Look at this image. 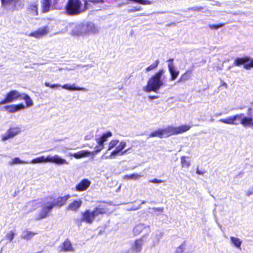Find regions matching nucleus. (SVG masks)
Segmentation results:
<instances>
[{
	"mask_svg": "<svg viewBox=\"0 0 253 253\" xmlns=\"http://www.w3.org/2000/svg\"><path fill=\"white\" fill-rule=\"evenodd\" d=\"M112 136V133L111 131H108L103 133L101 136L97 138L96 141H99L100 143L104 144V143L107 140V139Z\"/></svg>",
	"mask_w": 253,
	"mask_h": 253,
	"instance_id": "obj_24",
	"label": "nucleus"
},
{
	"mask_svg": "<svg viewBox=\"0 0 253 253\" xmlns=\"http://www.w3.org/2000/svg\"><path fill=\"white\" fill-rule=\"evenodd\" d=\"M186 158H188V157L186 156H182L180 158L181 159V164L182 168H188L190 165V161L188 160H186Z\"/></svg>",
	"mask_w": 253,
	"mask_h": 253,
	"instance_id": "obj_38",
	"label": "nucleus"
},
{
	"mask_svg": "<svg viewBox=\"0 0 253 253\" xmlns=\"http://www.w3.org/2000/svg\"><path fill=\"white\" fill-rule=\"evenodd\" d=\"M62 87L64 89L70 90H83L85 91L86 89L84 87H76L74 84L70 85L69 84H65L62 86Z\"/></svg>",
	"mask_w": 253,
	"mask_h": 253,
	"instance_id": "obj_26",
	"label": "nucleus"
},
{
	"mask_svg": "<svg viewBox=\"0 0 253 253\" xmlns=\"http://www.w3.org/2000/svg\"><path fill=\"white\" fill-rule=\"evenodd\" d=\"M173 59L170 58L168 61L169 62L168 69L171 76L170 80L171 81L175 80L178 77L179 73V72L178 70H176L175 66L173 63Z\"/></svg>",
	"mask_w": 253,
	"mask_h": 253,
	"instance_id": "obj_13",
	"label": "nucleus"
},
{
	"mask_svg": "<svg viewBox=\"0 0 253 253\" xmlns=\"http://www.w3.org/2000/svg\"><path fill=\"white\" fill-rule=\"evenodd\" d=\"M150 137H157L159 138L164 137V128L159 129L152 132L149 135Z\"/></svg>",
	"mask_w": 253,
	"mask_h": 253,
	"instance_id": "obj_27",
	"label": "nucleus"
},
{
	"mask_svg": "<svg viewBox=\"0 0 253 253\" xmlns=\"http://www.w3.org/2000/svg\"><path fill=\"white\" fill-rule=\"evenodd\" d=\"M165 71L160 70L152 76L148 81L146 85L143 87V90L146 92H157L165 84L164 76Z\"/></svg>",
	"mask_w": 253,
	"mask_h": 253,
	"instance_id": "obj_1",
	"label": "nucleus"
},
{
	"mask_svg": "<svg viewBox=\"0 0 253 253\" xmlns=\"http://www.w3.org/2000/svg\"><path fill=\"white\" fill-rule=\"evenodd\" d=\"M29 163L26 161L21 160L19 158L16 157L13 159L11 161L9 162L10 165H16V164H28Z\"/></svg>",
	"mask_w": 253,
	"mask_h": 253,
	"instance_id": "obj_37",
	"label": "nucleus"
},
{
	"mask_svg": "<svg viewBox=\"0 0 253 253\" xmlns=\"http://www.w3.org/2000/svg\"><path fill=\"white\" fill-rule=\"evenodd\" d=\"M66 0H53V4L56 9H61L64 6Z\"/></svg>",
	"mask_w": 253,
	"mask_h": 253,
	"instance_id": "obj_36",
	"label": "nucleus"
},
{
	"mask_svg": "<svg viewBox=\"0 0 253 253\" xmlns=\"http://www.w3.org/2000/svg\"><path fill=\"white\" fill-rule=\"evenodd\" d=\"M253 194V193H252V191L250 189L246 192V195L248 196H249Z\"/></svg>",
	"mask_w": 253,
	"mask_h": 253,
	"instance_id": "obj_54",
	"label": "nucleus"
},
{
	"mask_svg": "<svg viewBox=\"0 0 253 253\" xmlns=\"http://www.w3.org/2000/svg\"><path fill=\"white\" fill-rule=\"evenodd\" d=\"M187 243L184 241L179 246L176 250V253H189L187 251Z\"/></svg>",
	"mask_w": 253,
	"mask_h": 253,
	"instance_id": "obj_33",
	"label": "nucleus"
},
{
	"mask_svg": "<svg viewBox=\"0 0 253 253\" xmlns=\"http://www.w3.org/2000/svg\"><path fill=\"white\" fill-rule=\"evenodd\" d=\"M22 96L20 99H23L25 101L27 106L30 107L33 105V101L28 95L22 94Z\"/></svg>",
	"mask_w": 253,
	"mask_h": 253,
	"instance_id": "obj_34",
	"label": "nucleus"
},
{
	"mask_svg": "<svg viewBox=\"0 0 253 253\" xmlns=\"http://www.w3.org/2000/svg\"><path fill=\"white\" fill-rule=\"evenodd\" d=\"M243 116V114H237L226 119H221L219 120V121L228 125H237L239 124L238 123H237V121H239Z\"/></svg>",
	"mask_w": 253,
	"mask_h": 253,
	"instance_id": "obj_12",
	"label": "nucleus"
},
{
	"mask_svg": "<svg viewBox=\"0 0 253 253\" xmlns=\"http://www.w3.org/2000/svg\"><path fill=\"white\" fill-rule=\"evenodd\" d=\"M29 9L31 10L34 15H37L38 12V4L37 2L31 4L29 5Z\"/></svg>",
	"mask_w": 253,
	"mask_h": 253,
	"instance_id": "obj_39",
	"label": "nucleus"
},
{
	"mask_svg": "<svg viewBox=\"0 0 253 253\" xmlns=\"http://www.w3.org/2000/svg\"><path fill=\"white\" fill-rule=\"evenodd\" d=\"M224 24H219V25H211L210 26V27L211 28V29H217L219 28H221L222 27V26H224Z\"/></svg>",
	"mask_w": 253,
	"mask_h": 253,
	"instance_id": "obj_50",
	"label": "nucleus"
},
{
	"mask_svg": "<svg viewBox=\"0 0 253 253\" xmlns=\"http://www.w3.org/2000/svg\"><path fill=\"white\" fill-rule=\"evenodd\" d=\"M163 236V232L160 230H157L153 232L151 237V246L154 247L157 245Z\"/></svg>",
	"mask_w": 253,
	"mask_h": 253,
	"instance_id": "obj_15",
	"label": "nucleus"
},
{
	"mask_svg": "<svg viewBox=\"0 0 253 253\" xmlns=\"http://www.w3.org/2000/svg\"><path fill=\"white\" fill-rule=\"evenodd\" d=\"M70 197V195H67L63 197H59L56 200L52 199V202L54 204V207L55 206L61 207L66 203V202Z\"/></svg>",
	"mask_w": 253,
	"mask_h": 253,
	"instance_id": "obj_19",
	"label": "nucleus"
},
{
	"mask_svg": "<svg viewBox=\"0 0 253 253\" xmlns=\"http://www.w3.org/2000/svg\"><path fill=\"white\" fill-rule=\"evenodd\" d=\"M106 153H105L104 155L105 156H106V155H106Z\"/></svg>",
	"mask_w": 253,
	"mask_h": 253,
	"instance_id": "obj_64",
	"label": "nucleus"
},
{
	"mask_svg": "<svg viewBox=\"0 0 253 253\" xmlns=\"http://www.w3.org/2000/svg\"><path fill=\"white\" fill-rule=\"evenodd\" d=\"M149 99L152 100V99H155L158 98V96H149Z\"/></svg>",
	"mask_w": 253,
	"mask_h": 253,
	"instance_id": "obj_56",
	"label": "nucleus"
},
{
	"mask_svg": "<svg viewBox=\"0 0 253 253\" xmlns=\"http://www.w3.org/2000/svg\"><path fill=\"white\" fill-rule=\"evenodd\" d=\"M224 86L226 88L228 87V84L223 81H221L220 86Z\"/></svg>",
	"mask_w": 253,
	"mask_h": 253,
	"instance_id": "obj_53",
	"label": "nucleus"
},
{
	"mask_svg": "<svg viewBox=\"0 0 253 253\" xmlns=\"http://www.w3.org/2000/svg\"><path fill=\"white\" fill-rule=\"evenodd\" d=\"M190 77V75L188 72L185 73L184 74L181 75L178 82H181L187 80Z\"/></svg>",
	"mask_w": 253,
	"mask_h": 253,
	"instance_id": "obj_45",
	"label": "nucleus"
},
{
	"mask_svg": "<svg viewBox=\"0 0 253 253\" xmlns=\"http://www.w3.org/2000/svg\"><path fill=\"white\" fill-rule=\"evenodd\" d=\"M240 120L241 121V124L245 127L250 126H253V120L251 117H245L241 118Z\"/></svg>",
	"mask_w": 253,
	"mask_h": 253,
	"instance_id": "obj_23",
	"label": "nucleus"
},
{
	"mask_svg": "<svg viewBox=\"0 0 253 253\" xmlns=\"http://www.w3.org/2000/svg\"><path fill=\"white\" fill-rule=\"evenodd\" d=\"M75 250V249L73 247L71 242L68 239H66L63 243L60 251L74 252Z\"/></svg>",
	"mask_w": 253,
	"mask_h": 253,
	"instance_id": "obj_20",
	"label": "nucleus"
},
{
	"mask_svg": "<svg viewBox=\"0 0 253 253\" xmlns=\"http://www.w3.org/2000/svg\"><path fill=\"white\" fill-rule=\"evenodd\" d=\"M15 235V232L11 230L6 235V238L7 239L9 242H11L14 239Z\"/></svg>",
	"mask_w": 253,
	"mask_h": 253,
	"instance_id": "obj_44",
	"label": "nucleus"
},
{
	"mask_svg": "<svg viewBox=\"0 0 253 253\" xmlns=\"http://www.w3.org/2000/svg\"><path fill=\"white\" fill-rule=\"evenodd\" d=\"M19 1L20 0H1V4L3 6L12 5L15 7Z\"/></svg>",
	"mask_w": 253,
	"mask_h": 253,
	"instance_id": "obj_28",
	"label": "nucleus"
},
{
	"mask_svg": "<svg viewBox=\"0 0 253 253\" xmlns=\"http://www.w3.org/2000/svg\"><path fill=\"white\" fill-rule=\"evenodd\" d=\"M91 184L90 181L87 179H83L76 186L77 191L81 192L86 190Z\"/></svg>",
	"mask_w": 253,
	"mask_h": 253,
	"instance_id": "obj_14",
	"label": "nucleus"
},
{
	"mask_svg": "<svg viewBox=\"0 0 253 253\" xmlns=\"http://www.w3.org/2000/svg\"><path fill=\"white\" fill-rule=\"evenodd\" d=\"M7 130L12 138L18 135L21 131V128L19 127H10Z\"/></svg>",
	"mask_w": 253,
	"mask_h": 253,
	"instance_id": "obj_30",
	"label": "nucleus"
},
{
	"mask_svg": "<svg viewBox=\"0 0 253 253\" xmlns=\"http://www.w3.org/2000/svg\"><path fill=\"white\" fill-rule=\"evenodd\" d=\"M196 173L198 174H203L204 173V172L201 171L200 170H199L198 169H197L196 170Z\"/></svg>",
	"mask_w": 253,
	"mask_h": 253,
	"instance_id": "obj_55",
	"label": "nucleus"
},
{
	"mask_svg": "<svg viewBox=\"0 0 253 253\" xmlns=\"http://www.w3.org/2000/svg\"><path fill=\"white\" fill-rule=\"evenodd\" d=\"M1 140L2 141H5L10 138H12L10 134H9L8 130L4 133L1 135Z\"/></svg>",
	"mask_w": 253,
	"mask_h": 253,
	"instance_id": "obj_43",
	"label": "nucleus"
},
{
	"mask_svg": "<svg viewBox=\"0 0 253 253\" xmlns=\"http://www.w3.org/2000/svg\"><path fill=\"white\" fill-rule=\"evenodd\" d=\"M148 234L143 235L141 238L135 240L131 245V249L132 252L138 253L142 250L144 240L147 238Z\"/></svg>",
	"mask_w": 253,
	"mask_h": 253,
	"instance_id": "obj_9",
	"label": "nucleus"
},
{
	"mask_svg": "<svg viewBox=\"0 0 253 253\" xmlns=\"http://www.w3.org/2000/svg\"><path fill=\"white\" fill-rule=\"evenodd\" d=\"M126 146V143L124 141H121L119 145L116 147L115 149L113 150L109 156H105L104 155H102L101 158L102 159H112L114 158L116 156L123 155L125 154L128 150H125L122 152L123 150L125 148Z\"/></svg>",
	"mask_w": 253,
	"mask_h": 253,
	"instance_id": "obj_8",
	"label": "nucleus"
},
{
	"mask_svg": "<svg viewBox=\"0 0 253 253\" xmlns=\"http://www.w3.org/2000/svg\"><path fill=\"white\" fill-rule=\"evenodd\" d=\"M35 235H36L35 233H34L32 231H28L27 230H25L23 231L21 236V238L23 239L30 240Z\"/></svg>",
	"mask_w": 253,
	"mask_h": 253,
	"instance_id": "obj_31",
	"label": "nucleus"
},
{
	"mask_svg": "<svg viewBox=\"0 0 253 253\" xmlns=\"http://www.w3.org/2000/svg\"><path fill=\"white\" fill-rule=\"evenodd\" d=\"M191 126L188 125H182L175 127L176 135L185 132L190 129Z\"/></svg>",
	"mask_w": 253,
	"mask_h": 253,
	"instance_id": "obj_32",
	"label": "nucleus"
},
{
	"mask_svg": "<svg viewBox=\"0 0 253 253\" xmlns=\"http://www.w3.org/2000/svg\"><path fill=\"white\" fill-rule=\"evenodd\" d=\"M141 16H143V15H145L144 14H140Z\"/></svg>",
	"mask_w": 253,
	"mask_h": 253,
	"instance_id": "obj_63",
	"label": "nucleus"
},
{
	"mask_svg": "<svg viewBox=\"0 0 253 253\" xmlns=\"http://www.w3.org/2000/svg\"><path fill=\"white\" fill-rule=\"evenodd\" d=\"M217 4L218 5H220L221 3L218 2H217Z\"/></svg>",
	"mask_w": 253,
	"mask_h": 253,
	"instance_id": "obj_60",
	"label": "nucleus"
},
{
	"mask_svg": "<svg viewBox=\"0 0 253 253\" xmlns=\"http://www.w3.org/2000/svg\"><path fill=\"white\" fill-rule=\"evenodd\" d=\"M45 85L46 86H47V87H50V88H55V87H59V86H61V85L59 84H50L49 83H47L46 82L45 83Z\"/></svg>",
	"mask_w": 253,
	"mask_h": 253,
	"instance_id": "obj_48",
	"label": "nucleus"
},
{
	"mask_svg": "<svg viewBox=\"0 0 253 253\" xmlns=\"http://www.w3.org/2000/svg\"><path fill=\"white\" fill-rule=\"evenodd\" d=\"M231 242L234 246L238 249H241V245L242 244V241L235 237H230Z\"/></svg>",
	"mask_w": 253,
	"mask_h": 253,
	"instance_id": "obj_25",
	"label": "nucleus"
},
{
	"mask_svg": "<svg viewBox=\"0 0 253 253\" xmlns=\"http://www.w3.org/2000/svg\"><path fill=\"white\" fill-rule=\"evenodd\" d=\"M125 4H126V3H119L118 5V7H120L121 6H122V5Z\"/></svg>",
	"mask_w": 253,
	"mask_h": 253,
	"instance_id": "obj_57",
	"label": "nucleus"
},
{
	"mask_svg": "<svg viewBox=\"0 0 253 253\" xmlns=\"http://www.w3.org/2000/svg\"><path fill=\"white\" fill-rule=\"evenodd\" d=\"M53 207L54 204L52 202V198H48L46 199L42 205V209L39 213L38 219H42L47 217Z\"/></svg>",
	"mask_w": 253,
	"mask_h": 253,
	"instance_id": "obj_6",
	"label": "nucleus"
},
{
	"mask_svg": "<svg viewBox=\"0 0 253 253\" xmlns=\"http://www.w3.org/2000/svg\"><path fill=\"white\" fill-rule=\"evenodd\" d=\"M25 108V106L23 104H19L17 105H10L5 106L3 107V109L8 111L9 113H15L19 110L24 109Z\"/></svg>",
	"mask_w": 253,
	"mask_h": 253,
	"instance_id": "obj_16",
	"label": "nucleus"
},
{
	"mask_svg": "<svg viewBox=\"0 0 253 253\" xmlns=\"http://www.w3.org/2000/svg\"><path fill=\"white\" fill-rule=\"evenodd\" d=\"M90 152L87 150H82L77 153L71 154V156H73L76 159H81L84 157L89 156Z\"/></svg>",
	"mask_w": 253,
	"mask_h": 253,
	"instance_id": "obj_22",
	"label": "nucleus"
},
{
	"mask_svg": "<svg viewBox=\"0 0 253 253\" xmlns=\"http://www.w3.org/2000/svg\"><path fill=\"white\" fill-rule=\"evenodd\" d=\"M106 212V210L101 207H97L93 211L86 210L81 213V221L88 224H91L96 217Z\"/></svg>",
	"mask_w": 253,
	"mask_h": 253,
	"instance_id": "obj_4",
	"label": "nucleus"
},
{
	"mask_svg": "<svg viewBox=\"0 0 253 253\" xmlns=\"http://www.w3.org/2000/svg\"><path fill=\"white\" fill-rule=\"evenodd\" d=\"M87 1H89L94 3H104V1L103 0H86Z\"/></svg>",
	"mask_w": 253,
	"mask_h": 253,
	"instance_id": "obj_51",
	"label": "nucleus"
},
{
	"mask_svg": "<svg viewBox=\"0 0 253 253\" xmlns=\"http://www.w3.org/2000/svg\"><path fill=\"white\" fill-rule=\"evenodd\" d=\"M43 12H47L50 10L51 0H42L41 1Z\"/></svg>",
	"mask_w": 253,
	"mask_h": 253,
	"instance_id": "obj_29",
	"label": "nucleus"
},
{
	"mask_svg": "<svg viewBox=\"0 0 253 253\" xmlns=\"http://www.w3.org/2000/svg\"><path fill=\"white\" fill-rule=\"evenodd\" d=\"M119 142L118 140H111L109 144L107 151H110L114 147H116Z\"/></svg>",
	"mask_w": 253,
	"mask_h": 253,
	"instance_id": "obj_42",
	"label": "nucleus"
},
{
	"mask_svg": "<svg viewBox=\"0 0 253 253\" xmlns=\"http://www.w3.org/2000/svg\"><path fill=\"white\" fill-rule=\"evenodd\" d=\"M164 137H168L171 135H176L175 127L169 126L164 128Z\"/></svg>",
	"mask_w": 253,
	"mask_h": 253,
	"instance_id": "obj_21",
	"label": "nucleus"
},
{
	"mask_svg": "<svg viewBox=\"0 0 253 253\" xmlns=\"http://www.w3.org/2000/svg\"><path fill=\"white\" fill-rule=\"evenodd\" d=\"M152 209L154 211L163 212L164 211L163 208H153Z\"/></svg>",
	"mask_w": 253,
	"mask_h": 253,
	"instance_id": "obj_52",
	"label": "nucleus"
},
{
	"mask_svg": "<svg viewBox=\"0 0 253 253\" xmlns=\"http://www.w3.org/2000/svg\"><path fill=\"white\" fill-rule=\"evenodd\" d=\"M138 208H139L138 207V208H133V209H132V210H136L138 209Z\"/></svg>",
	"mask_w": 253,
	"mask_h": 253,
	"instance_id": "obj_58",
	"label": "nucleus"
},
{
	"mask_svg": "<svg viewBox=\"0 0 253 253\" xmlns=\"http://www.w3.org/2000/svg\"><path fill=\"white\" fill-rule=\"evenodd\" d=\"M49 32V28L47 26L38 29L37 31L30 33L28 35L29 37H34L36 39H40L46 36Z\"/></svg>",
	"mask_w": 253,
	"mask_h": 253,
	"instance_id": "obj_11",
	"label": "nucleus"
},
{
	"mask_svg": "<svg viewBox=\"0 0 253 253\" xmlns=\"http://www.w3.org/2000/svg\"><path fill=\"white\" fill-rule=\"evenodd\" d=\"M96 142L98 145L95 147L94 151L91 153L92 154L99 153L104 148V145L103 144L100 143L99 141H96Z\"/></svg>",
	"mask_w": 253,
	"mask_h": 253,
	"instance_id": "obj_40",
	"label": "nucleus"
},
{
	"mask_svg": "<svg viewBox=\"0 0 253 253\" xmlns=\"http://www.w3.org/2000/svg\"><path fill=\"white\" fill-rule=\"evenodd\" d=\"M66 12L69 15H76L84 12L88 8L87 0H68L65 6Z\"/></svg>",
	"mask_w": 253,
	"mask_h": 253,
	"instance_id": "obj_2",
	"label": "nucleus"
},
{
	"mask_svg": "<svg viewBox=\"0 0 253 253\" xmlns=\"http://www.w3.org/2000/svg\"><path fill=\"white\" fill-rule=\"evenodd\" d=\"M142 176H143L142 175L137 173H134L128 175H125L124 178L127 179L137 180Z\"/></svg>",
	"mask_w": 253,
	"mask_h": 253,
	"instance_id": "obj_35",
	"label": "nucleus"
},
{
	"mask_svg": "<svg viewBox=\"0 0 253 253\" xmlns=\"http://www.w3.org/2000/svg\"><path fill=\"white\" fill-rule=\"evenodd\" d=\"M150 182L153 183H161L164 182V181L161 179H158L157 178H154L153 179H151L149 180Z\"/></svg>",
	"mask_w": 253,
	"mask_h": 253,
	"instance_id": "obj_49",
	"label": "nucleus"
},
{
	"mask_svg": "<svg viewBox=\"0 0 253 253\" xmlns=\"http://www.w3.org/2000/svg\"><path fill=\"white\" fill-rule=\"evenodd\" d=\"M236 66H240L243 64L244 67L246 69H250L253 67V59H251L250 58H237L235 59L234 63Z\"/></svg>",
	"mask_w": 253,
	"mask_h": 253,
	"instance_id": "obj_10",
	"label": "nucleus"
},
{
	"mask_svg": "<svg viewBox=\"0 0 253 253\" xmlns=\"http://www.w3.org/2000/svg\"><path fill=\"white\" fill-rule=\"evenodd\" d=\"M42 163H53L57 165L68 164V163L66 160L62 158L58 155H55L53 156L48 155L46 157L44 156H42L33 159L30 164H36Z\"/></svg>",
	"mask_w": 253,
	"mask_h": 253,
	"instance_id": "obj_5",
	"label": "nucleus"
},
{
	"mask_svg": "<svg viewBox=\"0 0 253 253\" xmlns=\"http://www.w3.org/2000/svg\"><path fill=\"white\" fill-rule=\"evenodd\" d=\"M22 94L17 90H12L6 94L5 98L0 101V105L9 103L16 100H20Z\"/></svg>",
	"mask_w": 253,
	"mask_h": 253,
	"instance_id": "obj_7",
	"label": "nucleus"
},
{
	"mask_svg": "<svg viewBox=\"0 0 253 253\" xmlns=\"http://www.w3.org/2000/svg\"><path fill=\"white\" fill-rule=\"evenodd\" d=\"M142 9V7L141 6H139V7H133V8H130V9H127V12H129V13H131V12H135L136 11H140Z\"/></svg>",
	"mask_w": 253,
	"mask_h": 253,
	"instance_id": "obj_46",
	"label": "nucleus"
},
{
	"mask_svg": "<svg viewBox=\"0 0 253 253\" xmlns=\"http://www.w3.org/2000/svg\"><path fill=\"white\" fill-rule=\"evenodd\" d=\"M83 201L81 199L74 200L73 202L70 203L67 208V210L73 211H77L82 206Z\"/></svg>",
	"mask_w": 253,
	"mask_h": 253,
	"instance_id": "obj_17",
	"label": "nucleus"
},
{
	"mask_svg": "<svg viewBox=\"0 0 253 253\" xmlns=\"http://www.w3.org/2000/svg\"><path fill=\"white\" fill-rule=\"evenodd\" d=\"M159 61L158 60H156L154 63H153L146 69V72H149L156 68L159 65Z\"/></svg>",
	"mask_w": 253,
	"mask_h": 253,
	"instance_id": "obj_41",
	"label": "nucleus"
},
{
	"mask_svg": "<svg viewBox=\"0 0 253 253\" xmlns=\"http://www.w3.org/2000/svg\"><path fill=\"white\" fill-rule=\"evenodd\" d=\"M99 31L98 28L92 22L78 24L72 30V35L77 36H85L96 34Z\"/></svg>",
	"mask_w": 253,
	"mask_h": 253,
	"instance_id": "obj_3",
	"label": "nucleus"
},
{
	"mask_svg": "<svg viewBox=\"0 0 253 253\" xmlns=\"http://www.w3.org/2000/svg\"><path fill=\"white\" fill-rule=\"evenodd\" d=\"M203 9V7L202 6H193L190 8H189L188 9L192 11H200Z\"/></svg>",
	"mask_w": 253,
	"mask_h": 253,
	"instance_id": "obj_47",
	"label": "nucleus"
},
{
	"mask_svg": "<svg viewBox=\"0 0 253 253\" xmlns=\"http://www.w3.org/2000/svg\"><path fill=\"white\" fill-rule=\"evenodd\" d=\"M144 203H145V201H142V204H144Z\"/></svg>",
	"mask_w": 253,
	"mask_h": 253,
	"instance_id": "obj_62",
	"label": "nucleus"
},
{
	"mask_svg": "<svg viewBox=\"0 0 253 253\" xmlns=\"http://www.w3.org/2000/svg\"><path fill=\"white\" fill-rule=\"evenodd\" d=\"M250 189L252 191V193H253V186L250 188Z\"/></svg>",
	"mask_w": 253,
	"mask_h": 253,
	"instance_id": "obj_59",
	"label": "nucleus"
},
{
	"mask_svg": "<svg viewBox=\"0 0 253 253\" xmlns=\"http://www.w3.org/2000/svg\"><path fill=\"white\" fill-rule=\"evenodd\" d=\"M85 139H86V140H88V139H89V138H87V136H85Z\"/></svg>",
	"mask_w": 253,
	"mask_h": 253,
	"instance_id": "obj_61",
	"label": "nucleus"
},
{
	"mask_svg": "<svg viewBox=\"0 0 253 253\" xmlns=\"http://www.w3.org/2000/svg\"><path fill=\"white\" fill-rule=\"evenodd\" d=\"M150 227L144 223H139L134 226L133 229V233L135 236L139 235L143 230L148 229L150 230Z\"/></svg>",
	"mask_w": 253,
	"mask_h": 253,
	"instance_id": "obj_18",
	"label": "nucleus"
}]
</instances>
